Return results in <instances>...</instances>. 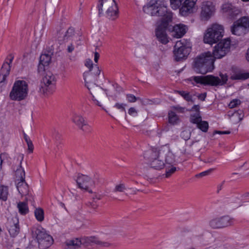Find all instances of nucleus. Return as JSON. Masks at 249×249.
I'll return each instance as SVG.
<instances>
[{
  "mask_svg": "<svg viewBox=\"0 0 249 249\" xmlns=\"http://www.w3.org/2000/svg\"><path fill=\"white\" fill-rule=\"evenodd\" d=\"M143 11L152 16L162 17L161 23L156 30V36L161 43L167 44L169 40L166 30L172 21L173 14L168 9L166 2L164 0H151L143 7Z\"/></svg>",
  "mask_w": 249,
  "mask_h": 249,
  "instance_id": "obj_1",
  "label": "nucleus"
},
{
  "mask_svg": "<svg viewBox=\"0 0 249 249\" xmlns=\"http://www.w3.org/2000/svg\"><path fill=\"white\" fill-rule=\"evenodd\" d=\"M231 41L229 38L220 41L214 48L213 53H203L194 60V69L197 73L203 74L212 71L214 69L215 59H220L230 51Z\"/></svg>",
  "mask_w": 249,
  "mask_h": 249,
  "instance_id": "obj_2",
  "label": "nucleus"
},
{
  "mask_svg": "<svg viewBox=\"0 0 249 249\" xmlns=\"http://www.w3.org/2000/svg\"><path fill=\"white\" fill-rule=\"evenodd\" d=\"M220 78L213 75L206 76H194L190 77L188 80L192 82L193 85L200 84L203 85L216 87L225 84L228 81L227 74L220 73Z\"/></svg>",
  "mask_w": 249,
  "mask_h": 249,
  "instance_id": "obj_3",
  "label": "nucleus"
},
{
  "mask_svg": "<svg viewBox=\"0 0 249 249\" xmlns=\"http://www.w3.org/2000/svg\"><path fill=\"white\" fill-rule=\"evenodd\" d=\"M97 7L100 16L105 11L106 17L110 19L115 20L119 16V9L115 0H99Z\"/></svg>",
  "mask_w": 249,
  "mask_h": 249,
  "instance_id": "obj_4",
  "label": "nucleus"
},
{
  "mask_svg": "<svg viewBox=\"0 0 249 249\" xmlns=\"http://www.w3.org/2000/svg\"><path fill=\"white\" fill-rule=\"evenodd\" d=\"M28 93L27 83L24 80H17L14 83L9 94V97L12 100L20 101L27 97Z\"/></svg>",
  "mask_w": 249,
  "mask_h": 249,
  "instance_id": "obj_5",
  "label": "nucleus"
},
{
  "mask_svg": "<svg viewBox=\"0 0 249 249\" xmlns=\"http://www.w3.org/2000/svg\"><path fill=\"white\" fill-rule=\"evenodd\" d=\"M57 40L60 45H64L67 52L72 53L75 48V31L73 28H69L66 32L59 31L57 33Z\"/></svg>",
  "mask_w": 249,
  "mask_h": 249,
  "instance_id": "obj_6",
  "label": "nucleus"
},
{
  "mask_svg": "<svg viewBox=\"0 0 249 249\" xmlns=\"http://www.w3.org/2000/svg\"><path fill=\"white\" fill-rule=\"evenodd\" d=\"M224 28L222 25L213 24L207 30L204 36V42L210 44L215 43L222 38Z\"/></svg>",
  "mask_w": 249,
  "mask_h": 249,
  "instance_id": "obj_7",
  "label": "nucleus"
},
{
  "mask_svg": "<svg viewBox=\"0 0 249 249\" xmlns=\"http://www.w3.org/2000/svg\"><path fill=\"white\" fill-rule=\"evenodd\" d=\"M160 149L152 148L144 153V158L148 160L150 167L156 170L162 169L165 163L163 159L159 157Z\"/></svg>",
  "mask_w": 249,
  "mask_h": 249,
  "instance_id": "obj_8",
  "label": "nucleus"
},
{
  "mask_svg": "<svg viewBox=\"0 0 249 249\" xmlns=\"http://www.w3.org/2000/svg\"><path fill=\"white\" fill-rule=\"evenodd\" d=\"M34 235L36 237L40 249H46L53 243V237L42 228L36 229L34 231Z\"/></svg>",
  "mask_w": 249,
  "mask_h": 249,
  "instance_id": "obj_9",
  "label": "nucleus"
},
{
  "mask_svg": "<svg viewBox=\"0 0 249 249\" xmlns=\"http://www.w3.org/2000/svg\"><path fill=\"white\" fill-rule=\"evenodd\" d=\"M190 52V43L185 39L177 41L174 47V55L176 61L185 59Z\"/></svg>",
  "mask_w": 249,
  "mask_h": 249,
  "instance_id": "obj_10",
  "label": "nucleus"
},
{
  "mask_svg": "<svg viewBox=\"0 0 249 249\" xmlns=\"http://www.w3.org/2000/svg\"><path fill=\"white\" fill-rule=\"evenodd\" d=\"M55 76L50 72L47 73L41 81L39 91L43 94L52 93L55 89Z\"/></svg>",
  "mask_w": 249,
  "mask_h": 249,
  "instance_id": "obj_11",
  "label": "nucleus"
},
{
  "mask_svg": "<svg viewBox=\"0 0 249 249\" xmlns=\"http://www.w3.org/2000/svg\"><path fill=\"white\" fill-rule=\"evenodd\" d=\"M83 76L85 82V86L89 89V90L90 91V94L92 95V100L93 101L94 103L96 105L100 107H102V109H104V108L102 107V105L101 104V102L95 98V95H94L90 91V88L89 87V86H91L92 87H95L99 89V90L102 92L103 95L104 96V94L102 92L101 89L98 88L97 86L95 85V83L97 81L96 76H94L92 74V72L91 71V70H89V71H85L83 74Z\"/></svg>",
  "mask_w": 249,
  "mask_h": 249,
  "instance_id": "obj_12",
  "label": "nucleus"
},
{
  "mask_svg": "<svg viewBox=\"0 0 249 249\" xmlns=\"http://www.w3.org/2000/svg\"><path fill=\"white\" fill-rule=\"evenodd\" d=\"M249 27V19L244 17L233 23L231 30L233 35L240 36L246 33Z\"/></svg>",
  "mask_w": 249,
  "mask_h": 249,
  "instance_id": "obj_13",
  "label": "nucleus"
},
{
  "mask_svg": "<svg viewBox=\"0 0 249 249\" xmlns=\"http://www.w3.org/2000/svg\"><path fill=\"white\" fill-rule=\"evenodd\" d=\"M76 182L78 187L81 189L90 194L93 193L91 188L94 186V182L89 176L79 175L76 179Z\"/></svg>",
  "mask_w": 249,
  "mask_h": 249,
  "instance_id": "obj_14",
  "label": "nucleus"
},
{
  "mask_svg": "<svg viewBox=\"0 0 249 249\" xmlns=\"http://www.w3.org/2000/svg\"><path fill=\"white\" fill-rule=\"evenodd\" d=\"M14 59V56L12 54H9L6 58L3 63L0 71V86L4 85L6 77L9 75L11 65Z\"/></svg>",
  "mask_w": 249,
  "mask_h": 249,
  "instance_id": "obj_15",
  "label": "nucleus"
},
{
  "mask_svg": "<svg viewBox=\"0 0 249 249\" xmlns=\"http://www.w3.org/2000/svg\"><path fill=\"white\" fill-rule=\"evenodd\" d=\"M18 175H16L17 188L19 193L22 196H26L28 194L29 187L25 181V173L24 170H17Z\"/></svg>",
  "mask_w": 249,
  "mask_h": 249,
  "instance_id": "obj_16",
  "label": "nucleus"
},
{
  "mask_svg": "<svg viewBox=\"0 0 249 249\" xmlns=\"http://www.w3.org/2000/svg\"><path fill=\"white\" fill-rule=\"evenodd\" d=\"M233 223V219L228 216L213 218L210 221L209 225L213 229L223 228Z\"/></svg>",
  "mask_w": 249,
  "mask_h": 249,
  "instance_id": "obj_17",
  "label": "nucleus"
},
{
  "mask_svg": "<svg viewBox=\"0 0 249 249\" xmlns=\"http://www.w3.org/2000/svg\"><path fill=\"white\" fill-rule=\"evenodd\" d=\"M214 6L211 1L203 2L201 6L200 17L202 20H208L214 14Z\"/></svg>",
  "mask_w": 249,
  "mask_h": 249,
  "instance_id": "obj_18",
  "label": "nucleus"
},
{
  "mask_svg": "<svg viewBox=\"0 0 249 249\" xmlns=\"http://www.w3.org/2000/svg\"><path fill=\"white\" fill-rule=\"evenodd\" d=\"M72 122L78 128L85 133L91 132L92 128L87 121L81 115L75 114L72 118Z\"/></svg>",
  "mask_w": 249,
  "mask_h": 249,
  "instance_id": "obj_19",
  "label": "nucleus"
},
{
  "mask_svg": "<svg viewBox=\"0 0 249 249\" xmlns=\"http://www.w3.org/2000/svg\"><path fill=\"white\" fill-rule=\"evenodd\" d=\"M7 228L11 237H16L20 231L18 219L13 217L9 220L7 224Z\"/></svg>",
  "mask_w": 249,
  "mask_h": 249,
  "instance_id": "obj_20",
  "label": "nucleus"
},
{
  "mask_svg": "<svg viewBox=\"0 0 249 249\" xmlns=\"http://www.w3.org/2000/svg\"><path fill=\"white\" fill-rule=\"evenodd\" d=\"M196 1L197 0H185L179 9L180 14L186 16L193 13Z\"/></svg>",
  "mask_w": 249,
  "mask_h": 249,
  "instance_id": "obj_21",
  "label": "nucleus"
},
{
  "mask_svg": "<svg viewBox=\"0 0 249 249\" xmlns=\"http://www.w3.org/2000/svg\"><path fill=\"white\" fill-rule=\"evenodd\" d=\"M159 157L163 159L167 164H172L175 161L174 154L169 150L160 149Z\"/></svg>",
  "mask_w": 249,
  "mask_h": 249,
  "instance_id": "obj_22",
  "label": "nucleus"
},
{
  "mask_svg": "<svg viewBox=\"0 0 249 249\" xmlns=\"http://www.w3.org/2000/svg\"><path fill=\"white\" fill-rule=\"evenodd\" d=\"M221 9L223 13L226 14L231 18H233L238 13L237 9L230 3L222 4Z\"/></svg>",
  "mask_w": 249,
  "mask_h": 249,
  "instance_id": "obj_23",
  "label": "nucleus"
},
{
  "mask_svg": "<svg viewBox=\"0 0 249 249\" xmlns=\"http://www.w3.org/2000/svg\"><path fill=\"white\" fill-rule=\"evenodd\" d=\"M24 158V155L22 154H18L14 158L13 163H9V165H11L12 168L16 173V176L18 175V169L23 170L21 167V163Z\"/></svg>",
  "mask_w": 249,
  "mask_h": 249,
  "instance_id": "obj_24",
  "label": "nucleus"
},
{
  "mask_svg": "<svg viewBox=\"0 0 249 249\" xmlns=\"http://www.w3.org/2000/svg\"><path fill=\"white\" fill-rule=\"evenodd\" d=\"M65 245L70 249H77L82 245L81 238H74L71 240H68L65 242Z\"/></svg>",
  "mask_w": 249,
  "mask_h": 249,
  "instance_id": "obj_25",
  "label": "nucleus"
},
{
  "mask_svg": "<svg viewBox=\"0 0 249 249\" xmlns=\"http://www.w3.org/2000/svg\"><path fill=\"white\" fill-rule=\"evenodd\" d=\"M186 30L187 27L184 25H176L173 28L174 36L177 38H180L185 35Z\"/></svg>",
  "mask_w": 249,
  "mask_h": 249,
  "instance_id": "obj_26",
  "label": "nucleus"
},
{
  "mask_svg": "<svg viewBox=\"0 0 249 249\" xmlns=\"http://www.w3.org/2000/svg\"><path fill=\"white\" fill-rule=\"evenodd\" d=\"M81 239L82 245L86 246L98 245L99 243V240L95 236H84L81 237Z\"/></svg>",
  "mask_w": 249,
  "mask_h": 249,
  "instance_id": "obj_27",
  "label": "nucleus"
},
{
  "mask_svg": "<svg viewBox=\"0 0 249 249\" xmlns=\"http://www.w3.org/2000/svg\"><path fill=\"white\" fill-rule=\"evenodd\" d=\"M19 213L21 215H26L29 213V208L26 202H19L17 205Z\"/></svg>",
  "mask_w": 249,
  "mask_h": 249,
  "instance_id": "obj_28",
  "label": "nucleus"
},
{
  "mask_svg": "<svg viewBox=\"0 0 249 249\" xmlns=\"http://www.w3.org/2000/svg\"><path fill=\"white\" fill-rule=\"evenodd\" d=\"M8 196V188L7 186L0 184V199L6 201Z\"/></svg>",
  "mask_w": 249,
  "mask_h": 249,
  "instance_id": "obj_29",
  "label": "nucleus"
},
{
  "mask_svg": "<svg viewBox=\"0 0 249 249\" xmlns=\"http://www.w3.org/2000/svg\"><path fill=\"white\" fill-rule=\"evenodd\" d=\"M168 122L170 124L174 125L177 124L179 120L178 117L176 113L173 111H170L168 112Z\"/></svg>",
  "mask_w": 249,
  "mask_h": 249,
  "instance_id": "obj_30",
  "label": "nucleus"
},
{
  "mask_svg": "<svg viewBox=\"0 0 249 249\" xmlns=\"http://www.w3.org/2000/svg\"><path fill=\"white\" fill-rule=\"evenodd\" d=\"M249 78V72L234 73L231 76L232 80H245Z\"/></svg>",
  "mask_w": 249,
  "mask_h": 249,
  "instance_id": "obj_31",
  "label": "nucleus"
},
{
  "mask_svg": "<svg viewBox=\"0 0 249 249\" xmlns=\"http://www.w3.org/2000/svg\"><path fill=\"white\" fill-rule=\"evenodd\" d=\"M201 120L202 119L199 112H196L190 115V121L192 124L197 125Z\"/></svg>",
  "mask_w": 249,
  "mask_h": 249,
  "instance_id": "obj_32",
  "label": "nucleus"
},
{
  "mask_svg": "<svg viewBox=\"0 0 249 249\" xmlns=\"http://www.w3.org/2000/svg\"><path fill=\"white\" fill-rule=\"evenodd\" d=\"M35 215L39 222H42L44 219V211L42 209L38 208L35 210Z\"/></svg>",
  "mask_w": 249,
  "mask_h": 249,
  "instance_id": "obj_33",
  "label": "nucleus"
},
{
  "mask_svg": "<svg viewBox=\"0 0 249 249\" xmlns=\"http://www.w3.org/2000/svg\"><path fill=\"white\" fill-rule=\"evenodd\" d=\"M51 60V56L49 54H42L40 56V63L48 66Z\"/></svg>",
  "mask_w": 249,
  "mask_h": 249,
  "instance_id": "obj_34",
  "label": "nucleus"
},
{
  "mask_svg": "<svg viewBox=\"0 0 249 249\" xmlns=\"http://www.w3.org/2000/svg\"><path fill=\"white\" fill-rule=\"evenodd\" d=\"M197 127L200 129L202 131L206 132L209 128V124L207 121H201L197 124Z\"/></svg>",
  "mask_w": 249,
  "mask_h": 249,
  "instance_id": "obj_35",
  "label": "nucleus"
},
{
  "mask_svg": "<svg viewBox=\"0 0 249 249\" xmlns=\"http://www.w3.org/2000/svg\"><path fill=\"white\" fill-rule=\"evenodd\" d=\"M183 0H170L171 8L174 10L178 9L181 5Z\"/></svg>",
  "mask_w": 249,
  "mask_h": 249,
  "instance_id": "obj_36",
  "label": "nucleus"
},
{
  "mask_svg": "<svg viewBox=\"0 0 249 249\" xmlns=\"http://www.w3.org/2000/svg\"><path fill=\"white\" fill-rule=\"evenodd\" d=\"M10 158L6 153H2L0 155V167L1 168V166L3 163L9 162Z\"/></svg>",
  "mask_w": 249,
  "mask_h": 249,
  "instance_id": "obj_37",
  "label": "nucleus"
},
{
  "mask_svg": "<svg viewBox=\"0 0 249 249\" xmlns=\"http://www.w3.org/2000/svg\"><path fill=\"white\" fill-rule=\"evenodd\" d=\"M177 92L180 95L187 101H192V96L189 92L185 91H177Z\"/></svg>",
  "mask_w": 249,
  "mask_h": 249,
  "instance_id": "obj_38",
  "label": "nucleus"
},
{
  "mask_svg": "<svg viewBox=\"0 0 249 249\" xmlns=\"http://www.w3.org/2000/svg\"><path fill=\"white\" fill-rule=\"evenodd\" d=\"M10 140V136L8 133H2L1 134V141L3 145H6Z\"/></svg>",
  "mask_w": 249,
  "mask_h": 249,
  "instance_id": "obj_39",
  "label": "nucleus"
},
{
  "mask_svg": "<svg viewBox=\"0 0 249 249\" xmlns=\"http://www.w3.org/2000/svg\"><path fill=\"white\" fill-rule=\"evenodd\" d=\"M87 206L89 208V213L94 212L98 207V205L94 201L92 202H88L87 204Z\"/></svg>",
  "mask_w": 249,
  "mask_h": 249,
  "instance_id": "obj_40",
  "label": "nucleus"
},
{
  "mask_svg": "<svg viewBox=\"0 0 249 249\" xmlns=\"http://www.w3.org/2000/svg\"><path fill=\"white\" fill-rule=\"evenodd\" d=\"M126 189L125 185L124 183H120L115 186L113 191L114 192H124Z\"/></svg>",
  "mask_w": 249,
  "mask_h": 249,
  "instance_id": "obj_41",
  "label": "nucleus"
},
{
  "mask_svg": "<svg viewBox=\"0 0 249 249\" xmlns=\"http://www.w3.org/2000/svg\"><path fill=\"white\" fill-rule=\"evenodd\" d=\"M244 113L242 110H238L232 114V116L237 117L239 121H241L244 117Z\"/></svg>",
  "mask_w": 249,
  "mask_h": 249,
  "instance_id": "obj_42",
  "label": "nucleus"
},
{
  "mask_svg": "<svg viewBox=\"0 0 249 249\" xmlns=\"http://www.w3.org/2000/svg\"><path fill=\"white\" fill-rule=\"evenodd\" d=\"M241 104V101L239 99H235L231 101L229 104V107L231 108L236 107L237 105Z\"/></svg>",
  "mask_w": 249,
  "mask_h": 249,
  "instance_id": "obj_43",
  "label": "nucleus"
},
{
  "mask_svg": "<svg viewBox=\"0 0 249 249\" xmlns=\"http://www.w3.org/2000/svg\"><path fill=\"white\" fill-rule=\"evenodd\" d=\"M91 71L92 72V74L96 76V78L97 79V76L100 74L101 70L99 69V68L98 67L97 65H95L92 69H91Z\"/></svg>",
  "mask_w": 249,
  "mask_h": 249,
  "instance_id": "obj_44",
  "label": "nucleus"
},
{
  "mask_svg": "<svg viewBox=\"0 0 249 249\" xmlns=\"http://www.w3.org/2000/svg\"><path fill=\"white\" fill-rule=\"evenodd\" d=\"M213 170V169H210L208 170L205 171L204 172H202L200 173H199L198 174H196V178H201L202 177L206 176L209 175L211 173V172Z\"/></svg>",
  "mask_w": 249,
  "mask_h": 249,
  "instance_id": "obj_45",
  "label": "nucleus"
},
{
  "mask_svg": "<svg viewBox=\"0 0 249 249\" xmlns=\"http://www.w3.org/2000/svg\"><path fill=\"white\" fill-rule=\"evenodd\" d=\"M126 97L127 101L129 103H134L137 100V97L132 94H127Z\"/></svg>",
  "mask_w": 249,
  "mask_h": 249,
  "instance_id": "obj_46",
  "label": "nucleus"
},
{
  "mask_svg": "<svg viewBox=\"0 0 249 249\" xmlns=\"http://www.w3.org/2000/svg\"><path fill=\"white\" fill-rule=\"evenodd\" d=\"M176 171L175 167L172 166L170 169H166L165 176L166 178H168L171 176Z\"/></svg>",
  "mask_w": 249,
  "mask_h": 249,
  "instance_id": "obj_47",
  "label": "nucleus"
},
{
  "mask_svg": "<svg viewBox=\"0 0 249 249\" xmlns=\"http://www.w3.org/2000/svg\"><path fill=\"white\" fill-rule=\"evenodd\" d=\"M126 106V105L124 104L116 103L114 107L118 109L121 110L122 111L124 112V113L126 114V111L125 109V107Z\"/></svg>",
  "mask_w": 249,
  "mask_h": 249,
  "instance_id": "obj_48",
  "label": "nucleus"
},
{
  "mask_svg": "<svg viewBox=\"0 0 249 249\" xmlns=\"http://www.w3.org/2000/svg\"><path fill=\"white\" fill-rule=\"evenodd\" d=\"M128 113L130 115L136 116L137 115V111L134 107H130L128 111Z\"/></svg>",
  "mask_w": 249,
  "mask_h": 249,
  "instance_id": "obj_49",
  "label": "nucleus"
},
{
  "mask_svg": "<svg viewBox=\"0 0 249 249\" xmlns=\"http://www.w3.org/2000/svg\"><path fill=\"white\" fill-rule=\"evenodd\" d=\"M85 66L88 68H89V70H91V69H92V68L94 67V66H93L92 60L89 59L86 60L85 63Z\"/></svg>",
  "mask_w": 249,
  "mask_h": 249,
  "instance_id": "obj_50",
  "label": "nucleus"
},
{
  "mask_svg": "<svg viewBox=\"0 0 249 249\" xmlns=\"http://www.w3.org/2000/svg\"><path fill=\"white\" fill-rule=\"evenodd\" d=\"M98 245L101 247H109L112 245V244L108 242H102L99 240V243H98Z\"/></svg>",
  "mask_w": 249,
  "mask_h": 249,
  "instance_id": "obj_51",
  "label": "nucleus"
},
{
  "mask_svg": "<svg viewBox=\"0 0 249 249\" xmlns=\"http://www.w3.org/2000/svg\"><path fill=\"white\" fill-rule=\"evenodd\" d=\"M27 143V144L28 145V150L30 153H32L34 150V145L32 143V141H30Z\"/></svg>",
  "mask_w": 249,
  "mask_h": 249,
  "instance_id": "obj_52",
  "label": "nucleus"
},
{
  "mask_svg": "<svg viewBox=\"0 0 249 249\" xmlns=\"http://www.w3.org/2000/svg\"><path fill=\"white\" fill-rule=\"evenodd\" d=\"M172 108L178 111V112H180V113H183L184 112V110H185V108L184 107H179V106H174L172 107Z\"/></svg>",
  "mask_w": 249,
  "mask_h": 249,
  "instance_id": "obj_53",
  "label": "nucleus"
},
{
  "mask_svg": "<svg viewBox=\"0 0 249 249\" xmlns=\"http://www.w3.org/2000/svg\"><path fill=\"white\" fill-rule=\"evenodd\" d=\"M47 65H43V64L40 63L39 62V64L38 66V71L39 72H41L44 71H45V67Z\"/></svg>",
  "mask_w": 249,
  "mask_h": 249,
  "instance_id": "obj_54",
  "label": "nucleus"
},
{
  "mask_svg": "<svg viewBox=\"0 0 249 249\" xmlns=\"http://www.w3.org/2000/svg\"><path fill=\"white\" fill-rule=\"evenodd\" d=\"M216 160V158L214 157H209L205 161V162L206 163H213Z\"/></svg>",
  "mask_w": 249,
  "mask_h": 249,
  "instance_id": "obj_55",
  "label": "nucleus"
},
{
  "mask_svg": "<svg viewBox=\"0 0 249 249\" xmlns=\"http://www.w3.org/2000/svg\"><path fill=\"white\" fill-rule=\"evenodd\" d=\"M99 57H100L99 53L97 52H95L94 53V60L95 62L97 63L98 59L99 58Z\"/></svg>",
  "mask_w": 249,
  "mask_h": 249,
  "instance_id": "obj_56",
  "label": "nucleus"
},
{
  "mask_svg": "<svg viewBox=\"0 0 249 249\" xmlns=\"http://www.w3.org/2000/svg\"><path fill=\"white\" fill-rule=\"evenodd\" d=\"M53 136L55 137V139H59L60 138V135L58 133L57 131L54 130V133L53 134Z\"/></svg>",
  "mask_w": 249,
  "mask_h": 249,
  "instance_id": "obj_57",
  "label": "nucleus"
},
{
  "mask_svg": "<svg viewBox=\"0 0 249 249\" xmlns=\"http://www.w3.org/2000/svg\"><path fill=\"white\" fill-rule=\"evenodd\" d=\"M207 93H204L203 94H200L198 97V98L201 100L202 101H204L206 97Z\"/></svg>",
  "mask_w": 249,
  "mask_h": 249,
  "instance_id": "obj_58",
  "label": "nucleus"
},
{
  "mask_svg": "<svg viewBox=\"0 0 249 249\" xmlns=\"http://www.w3.org/2000/svg\"><path fill=\"white\" fill-rule=\"evenodd\" d=\"M24 139L26 142L31 141L29 137L25 133H23Z\"/></svg>",
  "mask_w": 249,
  "mask_h": 249,
  "instance_id": "obj_59",
  "label": "nucleus"
},
{
  "mask_svg": "<svg viewBox=\"0 0 249 249\" xmlns=\"http://www.w3.org/2000/svg\"><path fill=\"white\" fill-rule=\"evenodd\" d=\"M192 108L194 109L196 112H199V106L198 105H194Z\"/></svg>",
  "mask_w": 249,
  "mask_h": 249,
  "instance_id": "obj_60",
  "label": "nucleus"
},
{
  "mask_svg": "<svg viewBox=\"0 0 249 249\" xmlns=\"http://www.w3.org/2000/svg\"><path fill=\"white\" fill-rule=\"evenodd\" d=\"M224 182L221 183V184H219L217 186V192L218 193L222 188V186L223 185Z\"/></svg>",
  "mask_w": 249,
  "mask_h": 249,
  "instance_id": "obj_61",
  "label": "nucleus"
},
{
  "mask_svg": "<svg viewBox=\"0 0 249 249\" xmlns=\"http://www.w3.org/2000/svg\"><path fill=\"white\" fill-rule=\"evenodd\" d=\"M95 95L96 96V97L98 98V99L100 100L101 101L103 102L102 96L100 95L99 94H97L96 93H94Z\"/></svg>",
  "mask_w": 249,
  "mask_h": 249,
  "instance_id": "obj_62",
  "label": "nucleus"
},
{
  "mask_svg": "<svg viewBox=\"0 0 249 249\" xmlns=\"http://www.w3.org/2000/svg\"><path fill=\"white\" fill-rule=\"evenodd\" d=\"M246 59L248 61H249V48L248 49L246 53Z\"/></svg>",
  "mask_w": 249,
  "mask_h": 249,
  "instance_id": "obj_63",
  "label": "nucleus"
},
{
  "mask_svg": "<svg viewBox=\"0 0 249 249\" xmlns=\"http://www.w3.org/2000/svg\"><path fill=\"white\" fill-rule=\"evenodd\" d=\"M230 133V132L229 131H222V134H229Z\"/></svg>",
  "mask_w": 249,
  "mask_h": 249,
  "instance_id": "obj_64",
  "label": "nucleus"
}]
</instances>
